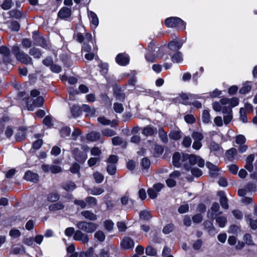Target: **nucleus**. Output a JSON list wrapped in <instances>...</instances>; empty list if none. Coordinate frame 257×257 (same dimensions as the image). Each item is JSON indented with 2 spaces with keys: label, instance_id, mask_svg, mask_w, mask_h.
Returning a JSON list of instances; mask_svg holds the SVG:
<instances>
[{
  "label": "nucleus",
  "instance_id": "nucleus-1",
  "mask_svg": "<svg viewBox=\"0 0 257 257\" xmlns=\"http://www.w3.org/2000/svg\"><path fill=\"white\" fill-rule=\"evenodd\" d=\"M173 164L176 167L184 166L185 163L191 165H197L200 168L204 166L205 161L200 156L195 155L182 154L181 156L178 152H176L173 156Z\"/></svg>",
  "mask_w": 257,
  "mask_h": 257
},
{
  "label": "nucleus",
  "instance_id": "nucleus-2",
  "mask_svg": "<svg viewBox=\"0 0 257 257\" xmlns=\"http://www.w3.org/2000/svg\"><path fill=\"white\" fill-rule=\"evenodd\" d=\"M238 103L239 99L237 97H232L231 98L223 97L219 101L213 102L212 107L215 111H220L222 109V106L228 105V106L232 108V107L238 105Z\"/></svg>",
  "mask_w": 257,
  "mask_h": 257
},
{
  "label": "nucleus",
  "instance_id": "nucleus-3",
  "mask_svg": "<svg viewBox=\"0 0 257 257\" xmlns=\"http://www.w3.org/2000/svg\"><path fill=\"white\" fill-rule=\"evenodd\" d=\"M12 50L16 59L20 63L27 64L32 62V58L27 54L21 50L18 45L13 46Z\"/></svg>",
  "mask_w": 257,
  "mask_h": 257
},
{
  "label": "nucleus",
  "instance_id": "nucleus-4",
  "mask_svg": "<svg viewBox=\"0 0 257 257\" xmlns=\"http://www.w3.org/2000/svg\"><path fill=\"white\" fill-rule=\"evenodd\" d=\"M165 25L170 28H178L182 30L185 29L186 23L178 17H171L167 19L165 22Z\"/></svg>",
  "mask_w": 257,
  "mask_h": 257
},
{
  "label": "nucleus",
  "instance_id": "nucleus-5",
  "mask_svg": "<svg viewBox=\"0 0 257 257\" xmlns=\"http://www.w3.org/2000/svg\"><path fill=\"white\" fill-rule=\"evenodd\" d=\"M76 226L79 229L88 233L93 232L98 227L96 223L86 221H78Z\"/></svg>",
  "mask_w": 257,
  "mask_h": 257
},
{
  "label": "nucleus",
  "instance_id": "nucleus-6",
  "mask_svg": "<svg viewBox=\"0 0 257 257\" xmlns=\"http://www.w3.org/2000/svg\"><path fill=\"white\" fill-rule=\"evenodd\" d=\"M148 48V52L146 55V59L148 62L153 63L158 57V56H155L153 53L155 52H159L160 54H161L163 51L159 47L155 46L153 44H150Z\"/></svg>",
  "mask_w": 257,
  "mask_h": 257
},
{
  "label": "nucleus",
  "instance_id": "nucleus-7",
  "mask_svg": "<svg viewBox=\"0 0 257 257\" xmlns=\"http://www.w3.org/2000/svg\"><path fill=\"white\" fill-rule=\"evenodd\" d=\"M223 114V122L227 125L230 122L233 118L232 108L227 106H222L221 110Z\"/></svg>",
  "mask_w": 257,
  "mask_h": 257
},
{
  "label": "nucleus",
  "instance_id": "nucleus-8",
  "mask_svg": "<svg viewBox=\"0 0 257 257\" xmlns=\"http://www.w3.org/2000/svg\"><path fill=\"white\" fill-rule=\"evenodd\" d=\"M73 239L76 241H80L83 244L87 243L89 240L88 235L79 229L75 231L73 235Z\"/></svg>",
  "mask_w": 257,
  "mask_h": 257
},
{
  "label": "nucleus",
  "instance_id": "nucleus-9",
  "mask_svg": "<svg viewBox=\"0 0 257 257\" xmlns=\"http://www.w3.org/2000/svg\"><path fill=\"white\" fill-rule=\"evenodd\" d=\"M28 98H27L26 103L27 104V107L29 110L33 111L36 107H39L43 105L44 99L42 96H38L36 99H33V103L29 104L28 102Z\"/></svg>",
  "mask_w": 257,
  "mask_h": 257
},
{
  "label": "nucleus",
  "instance_id": "nucleus-10",
  "mask_svg": "<svg viewBox=\"0 0 257 257\" xmlns=\"http://www.w3.org/2000/svg\"><path fill=\"white\" fill-rule=\"evenodd\" d=\"M41 168L44 172H50L53 174L58 173L62 170L61 167L56 165L43 164L42 165Z\"/></svg>",
  "mask_w": 257,
  "mask_h": 257
},
{
  "label": "nucleus",
  "instance_id": "nucleus-11",
  "mask_svg": "<svg viewBox=\"0 0 257 257\" xmlns=\"http://www.w3.org/2000/svg\"><path fill=\"white\" fill-rule=\"evenodd\" d=\"M194 165H191L190 163H185L184 168L187 171H190L193 176L196 177H199L202 175V171L196 167H192Z\"/></svg>",
  "mask_w": 257,
  "mask_h": 257
},
{
  "label": "nucleus",
  "instance_id": "nucleus-12",
  "mask_svg": "<svg viewBox=\"0 0 257 257\" xmlns=\"http://www.w3.org/2000/svg\"><path fill=\"white\" fill-rule=\"evenodd\" d=\"M130 60V56L125 53L118 54L115 58L116 63L119 64H127Z\"/></svg>",
  "mask_w": 257,
  "mask_h": 257
},
{
  "label": "nucleus",
  "instance_id": "nucleus-13",
  "mask_svg": "<svg viewBox=\"0 0 257 257\" xmlns=\"http://www.w3.org/2000/svg\"><path fill=\"white\" fill-rule=\"evenodd\" d=\"M219 205L218 203L214 202L212 204L210 211H209L208 213V217L211 219H215L217 214V212L219 210ZM222 213V212H219L218 214H220Z\"/></svg>",
  "mask_w": 257,
  "mask_h": 257
},
{
  "label": "nucleus",
  "instance_id": "nucleus-14",
  "mask_svg": "<svg viewBox=\"0 0 257 257\" xmlns=\"http://www.w3.org/2000/svg\"><path fill=\"white\" fill-rule=\"evenodd\" d=\"M120 246L124 249L132 248L134 246V242L131 238L125 237L120 242Z\"/></svg>",
  "mask_w": 257,
  "mask_h": 257
},
{
  "label": "nucleus",
  "instance_id": "nucleus-15",
  "mask_svg": "<svg viewBox=\"0 0 257 257\" xmlns=\"http://www.w3.org/2000/svg\"><path fill=\"white\" fill-rule=\"evenodd\" d=\"M218 195L220 197L219 202L221 207L225 209L228 208V199L225 196V192L224 191H219L218 192Z\"/></svg>",
  "mask_w": 257,
  "mask_h": 257
},
{
  "label": "nucleus",
  "instance_id": "nucleus-16",
  "mask_svg": "<svg viewBox=\"0 0 257 257\" xmlns=\"http://www.w3.org/2000/svg\"><path fill=\"white\" fill-rule=\"evenodd\" d=\"M73 155L76 161L79 162H84L86 159V155L75 148L73 151Z\"/></svg>",
  "mask_w": 257,
  "mask_h": 257
},
{
  "label": "nucleus",
  "instance_id": "nucleus-17",
  "mask_svg": "<svg viewBox=\"0 0 257 257\" xmlns=\"http://www.w3.org/2000/svg\"><path fill=\"white\" fill-rule=\"evenodd\" d=\"M24 178L27 181L36 183L38 181L39 176L37 174L33 173L30 171L26 172Z\"/></svg>",
  "mask_w": 257,
  "mask_h": 257
},
{
  "label": "nucleus",
  "instance_id": "nucleus-18",
  "mask_svg": "<svg viewBox=\"0 0 257 257\" xmlns=\"http://www.w3.org/2000/svg\"><path fill=\"white\" fill-rule=\"evenodd\" d=\"M157 129L153 126L148 125L144 127L142 130V134L145 136H151L157 134Z\"/></svg>",
  "mask_w": 257,
  "mask_h": 257
},
{
  "label": "nucleus",
  "instance_id": "nucleus-19",
  "mask_svg": "<svg viewBox=\"0 0 257 257\" xmlns=\"http://www.w3.org/2000/svg\"><path fill=\"white\" fill-rule=\"evenodd\" d=\"M254 160V156L253 154L249 155L245 160V165L244 168L249 172L253 170V166L252 163Z\"/></svg>",
  "mask_w": 257,
  "mask_h": 257
},
{
  "label": "nucleus",
  "instance_id": "nucleus-20",
  "mask_svg": "<svg viewBox=\"0 0 257 257\" xmlns=\"http://www.w3.org/2000/svg\"><path fill=\"white\" fill-rule=\"evenodd\" d=\"M71 14V10L68 8L63 7L58 12V16L61 19H65L69 17Z\"/></svg>",
  "mask_w": 257,
  "mask_h": 257
},
{
  "label": "nucleus",
  "instance_id": "nucleus-21",
  "mask_svg": "<svg viewBox=\"0 0 257 257\" xmlns=\"http://www.w3.org/2000/svg\"><path fill=\"white\" fill-rule=\"evenodd\" d=\"M100 134L99 133L92 131L86 135V139L90 142H95L100 139Z\"/></svg>",
  "mask_w": 257,
  "mask_h": 257
},
{
  "label": "nucleus",
  "instance_id": "nucleus-22",
  "mask_svg": "<svg viewBox=\"0 0 257 257\" xmlns=\"http://www.w3.org/2000/svg\"><path fill=\"white\" fill-rule=\"evenodd\" d=\"M206 165L209 170V173L211 176L212 177L217 176L219 169L216 166L210 162H207Z\"/></svg>",
  "mask_w": 257,
  "mask_h": 257
},
{
  "label": "nucleus",
  "instance_id": "nucleus-23",
  "mask_svg": "<svg viewBox=\"0 0 257 257\" xmlns=\"http://www.w3.org/2000/svg\"><path fill=\"white\" fill-rule=\"evenodd\" d=\"M81 214L86 219L94 221L97 219V216L90 211L85 210L81 212Z\"/></svg>",
  "mask_w": 257,
  "mask_h": 257
},
{
  "label": "nucleus",
  "instance_id": "nucleus-24",
  "mask_svg": "<svg viewBox=\"0 0 257 257\" xmlns=\"http://www.w3.org/2000/svg\"><path fill=\"white\" fill-rule=\"evenodd\" d=\"M237 155V150L234 148H232L227 150L226 152V157L227 160L232 161L234 157Z\"/></svg>",
  "mask_w": 257,
  "mask_h": 257
},
{
  "label": "nucleus",
  "instance_id": "nucleus-25",
  "mask_svg": "<svg viewBox=\"0 0 257 257\" xmlns=\"http://www.w3.org/2000/svg\"><path fill=\"white\" fill-rule=\"evenodd\" d=\"M181 99L182 100V103L185 105H191V102L189 101L194 98V95L192 94H182L180 96Z\"/></svg>",
  "mask_w": 257,
  "mask_h": 257
},
{
  "label": "nucleus",
  "instance_id": "nucleus-26",
  "mask_svg": "<svg viewBox=\"0 0 257 257\" xmlns=\"http://www.w3.org/2000/svg\"><path fill=\"white\" fill-rule=\"evenodd\" d=\"M209 148L211 151L217 153H221L222 152V149L221 146L216 143L212 141L210 143Z\"/></svg>",
  "mask_w": 257,
  "mask_h": 257
},
{
  "label": "nucleus",
  "instance_id": "nucleus-27",
  "mask_svg": "<svg viewBox=\"0 0 257 257\" xmlns=\"http://www.w3.org/2000/svg\"><path fill=\"white\" fill-rule=\"evenodd\" d=\"M0 55H1L4 59L8 58L11 55L10 50L9 48L5 46L0 47Z\"/></svg>",
  "mask_w": 257,
  "mask_h": 257
},
{
  "label": "nucleus",
  "instance_id": "nucleus-28",
  "mask_svg": "<svg viewBox=\"0 0 257 257\" xmlns=\"http://www.w3.org/2000/svg\"><path fill=\"white\" fill-rule=\"evenodd\" d=\"M172 61L175 63H180L183 62L182 54L180 52H177L172 57Z\"/></svg>",
  "mask_w": 257,
  "mask_h": 257
},
{
  "label": "nucleus",
  "instance_id": "nucleus-29",
  "mask_svg": "<svg viewBox=\"0 0 257 257\" xmlns=\"http://www.w3.org/2000/svg\"><path fill=\"white\" fill-rule=\"evenodd\" d=\"M114 95L118 100L123 101L125 98V95L121 90L118 88L114 89Z\"/></svg>",
  "mask_w": 257,
  "mask_h": 257
},
{
  "label": "nucleus",
  "instance_id": "nucleus-30",
  "mask_svg": "<svg viewBox=\"0 0 257 257\" xmlns=\"http://www.w3.org/2000/svg\"><path fill=\"white\" fill-rule=\"evenodd\" d=\"M183 42L178 41H172L169 44V48L173 51L178 50L181 48L182 46Z\"/></svg>",
  "mask_w": 257,
  "mask_h": 257
},
{
  "label": "nucleus",
  "instance_id": "nucleus-31",
  "mask_svg": "<svg viewBox=\"0 0 257 257\" xmlns=\"http://www.w3.org/2000/svg\"><path fill=\"white\" fill-rule=\"evenodd\" d=\"M216 223L220 227H224L227 223V218L225 216H216L215 218Z\"/></svg>",
  "mask_w": 257,
  "mask_h": 257
},
{
  "label": "nucleus",
  "instance_id": "nucleus-32",
  "mask_svg": "<svg viewBox=\"0 0 257 257\" xmlns=\"http://www.w3.org/2000/svg\"><path fill=\"white\" fill-rule=\"evenodd\" d=\"M62 187L67 191H72L76 188V185L74 182H67L63 184Z\"/></svg>",
  "mask_w": 257,
  "mask_h": 257
},
{
  "label": "nucleus",
  "instance_id": "nucleus-33",
  "mask_svg": "<svg viewBox=\"0 0 257 257\" xmlns=\"http://www.w3.org/2000/svg\"><path fill=\"white\" fill-rule=\"evenodd\" d=\"M64 207V205L61 202H58L55 204L50 205L49 206L50 211H55L63 209Z\"/></svg>",
  "mask_w": 257,
  "mask_h": 257
},
{
  "label": "nucleus",
  "instance_id": "nucleus-34",
  "mask_svg": "<svg viewBox=\"0 0 257 257\" xmlns=\"http://www.w3.org/2000/svg\"><path fill=\"white\" fill-rule=\"evenodd\" d=\"M82 109L85 112H87V115L93 116L95 115V110L93 108H91L87 104H83Z\"/></svg>",
  "mask_w": 257,
  "mask_h": 257
},
{
  "label": "nucleus",
  "instance_id": "nucleus-35",
  "mask_svg": "<svg viewBox=\"0 0 257 257\" xmlns=\"http://www.w3.org/2000/svg\"><path fill=\"white\" fill-rule=\"evenodd\" d=\"M146 253L149 256H156L157 255V250L152 245L148 246L146 248Z\"/></svg>",
  "mask_w": 257,
  "mask_h": 257
},
{
  "label": "nucleus",
  "instance_id": "nucleus-36",
  "mask_svg": "<svg viewBox=\"0 0 257 257\" xmlns=\"http://www.w3.org/2000/svg\"><path fill=\"white\" fill-rule=\"evenodd\" d=\"M211 116L209 111L207 110H204L202 114V119L204 123H209L211 122Z\"/></svg>",
  "mask_w": 257,
  "mask_h": 257
},
{
  "label": "nucleus",
  "instance_id": "nucleus-37",
  "mask_svg": "<svg viewBox=\"0 0 257 257\" xmlns=\"http://www.w3.org/2000/svg\"><path fill=\"white\" fill-rule=\"evenodd\" d=\"M171 139L174 140H178L181 137V132L180 131H173L169 135Z\"/></svg>",
  "mask_w": 257,
  "mask_h": 257
},
{
  "label": "nucleus",
  "instance_id": "nucleus-38",
  "mask_svg": "<svg viewBox=\"0 0 257 257\" xmlns=\"http://www.w3.org/2000/svg\"><path fill=\"white\" fill-rule=\"evenodd\" d=\"M159 136L163 142L167 143L168 142L167 133L162 128L159 130Z\"/></svg>",
  "mask_w": 257,
  "mask_h": 257
},
{
  "label": "nucleus",
  "instance_id": "nucleus-39",
  "mask_svg": "<svg viewBox=\"0 0 257 257\" xmlns=\"http://www.w3.org/2000/svg\"><path fill=\"white\" fill-rule=\"evenodd\" d=\"M88 16L90 19H91V23L95 27H96L98 24V19L96 15L93 12H90Z\"/></svg>",
  "mask_w": 257,
  "mask_h": 257
},
{
  "label": "nucleus",
  "instance_id": "nucleus-40",
  "mask_svg": "<svg viewBox=\"0 0 257 257\" xmlns=\"http://www.w3.org/2000/svg\"><path fill=\"white\" fill-rule=\"evenodd\" d=\"M37 38H35V39L41 47L44 48H49V44L43 38L39 36H37Z\"/></svg>",
  "mask_w": 257,
  "mask_h": 257
},
{
  "label": "nucleus",
  "instance_id": "nucleus-41",
  "mask_svg": "<svg viewBox=\"0 0 257 257\" xmlns=\"http://www.w3.org/2000/svg\"><path fill=\"white\" fill-rule=\"evenodd\" d=\"M102 135L105 137H111L116 134V132L110 128H104L101 131Z\"/></svg>",
  "mask_w": 257,
  "mask_h": 257
},
{
  "label": "nucleus",
  "instance_id": "nucleus-42",
  "mask_svg": "<svg viewBox=\"0 0 257 257\" xmlns=\"http://www.w3.org/2000/svg\"><path fill=\"white\" fill-rule=\"evenodd\" d=\"M245 218L249 220L250 227L252 229H256L257 228V219L253 220L251 218L250 214H247L245 215Z\"/></svg>",
  "mask_w": 257,
  "mask_h": 257
},
{
  "label": "nucleus",
  "instance_id": "nucleus-43",
  "mask_svg": "<svg viewBox=\"0 0 257 257\" xmlns=\"http://www.w3.org/2000/svg\"><path fill=\"white\" fill-rule=\"evenodd\" d=\"M93 178L97 183H101L104 180L103 175L98 172H95L93 174Z\"/></svg>",
  "mask_w": 257,
  "mask_h": 257
},
{
  "label": "nucleus",
  "instance_id": "nucleus-44",
  "mask_svg": "<svg viewBox=\"0 0 257 257\" xmlns=\"http://www.w3.org/2000/svg\"><path fill=\"white\" fill-rule=\"evenodd\" d=\"M59 197L57 192H52L48 195L47 200L50 202H55L59 200Z\"/></svg>",
  "mask_w": 257,
  "mask_h": 257
},
{
  "label": "nucleus",
  "instance_id": "nucleus-45",
  "mask_svg": "<svg viewBox=\"0 0 257 257\" xmlns=\"http://www.w3.org/2000/svg\"><path fill=\"white\" fill-rule=\"evenodd\" d=\"M174 227L175 226L174 224L172 223L167 224L164 227L163 229V232L166 234H169L173 231V230L174 229Z\"/></svg>",
  "mask_w": 257,
  "mask_h": 257
},
{
  "label": "nucleus",
  "instance_id": "nucleus-46",
  "mask_svg": "<svg viewBox=\"0 0 257 257\" xmlns=\"http://www.w3.org/2000/svg\"><path fill=\"white\" fill-rule=\"evenodd\" d=\"M94 237L100 242H103L105 238V235L103 231L98 230L94 234Z\"/></svg>",
  "mask_w": 257,
  "mask_h": 257
},
{
  "label": "nucleus",
  "instance_id": "nucleus-47",
  "mask_svg": "<svg viewBox=\"0 0 257 257\" xmlns=\"http://www.w3.org/2000/svg\"><path fill=\"white\" fill-rule=\"evenodd\" d=\"M25 252V248L23 246L22 247H13L10 251V254H21Z\"/></svg>",
  "mask_w": 257,
  "mask_h": 257
},
{
  "label": "nucleus",
  "instance_id": "nucleus-48",
  "mask_svg": "<svg viewBox=\"0 0 257 257\" xmlns=\"http://www.w3.org/2000/svg\"><path fill=\"white\" fill-rule=\"evenodd\" d=\"M9 235L13 238H17L21 235V232L17 229L13 228L10 231Z\"/></svg>",
  "mask_w": 257,
  "mask_h": 257
},
{
  "label": "nucleus",
  "instance_id": "nucleus-49",
  "mask_svg": "<svg viewBox=\"0 0 257 257\" xmlns=\"http://www.w3.org/2000/svg\"><path fill=\"white\" fill-rule=\"evenodd\" d=\"M13 5V2L12 0H4L1 7L3 9L8 10L12 7Z\"/></svg>",
  "mask_w": 257,
  "mask_h": 257
},
{
  "label": "nucleus",
  "instance_id": "nucleus-50",
  "mask_svg": "<svg viewBox=\"0 0 257 257\" xmlns=\"http://www.w3.org/2000/svg\"><path fill=\"white\" fill-rule=\"evenodd\" d=\"M250 89H251L250 83L246 82L243 85V86L239 90V92L241 94H245V93L248 92Z\"/></svg>",
  "mask_w": 257,
  "mask_h": 257
},
{
  "label": "nucleus",
  "instance_id": "nucleus-51",
  "mask_svg": "<svg viewBox=\"0 0 257 257\" xmlns=\"http://www.w3.org/2000/svg\"><path fill=\"white\" fill-rule=\"evenodd\" d=\"M29 53L31 55L36 58H39L41 56V53L39 50L35 47L30 50Z\"/></svg>",
  "mask_w": 257,
  "mask_h": 257
},
{
  "label": "nucleus",
  "instance_id": "nucleus-52",
  "mask_svg": "<svg viewBox=\"0 0 257 257\" xmlns=\"http://www.w3.org/2000/svg\"><path fill=\"white\" fill-rule=\"evenodd\" d=\"M97 120L99 122L104 125H110L111 126H113L111 124V121L109 119L106 118L104 116H100L97 118Z\"/></svg>",
  "mask_w": 257,
  "mask_h": 257
},
{
  "label": "nucleus",
  "instance_id": "nucleus-53",
  "mask_svg": "<svg viewBox=\"0 0 257 257\" xmlns=\"http://www.w3.org/2000/svg\"><path fill=\"white\" fill-rule=\"evenodd\" d=\"M192 137L194 141H201L203 138L202 133L198 132H193L192 134Z\"/></svg>",
  "mask_w": 257,
  "mask_h": 257
},
{
  "label": "nucleus",
  "instance_id": "nucleus-54",
  "mask_svg": "<svg viewBox=\"0 0 257 257\" xmlns=\"http://www.w3.org/2000/svg\"><path fill=\"white\" fill-rule=\"evenodd\" d=\"M70 132L71 129L68 126L63 127L60 131L61 135L63 137H68L69 136Z\"/></svg>",
  "mask_w": 257,
  "mask_h": 257
},
{
  "label": "nucleus",
  "instance_id": "nucleus-55",
  "mask_svg": "<svg viewBox=\"0 0 257 257\" xmlns=\"http://www.w3.org/2000/svg\"><path fill=\"white\" fill-rule=\"evenodd\" d=\"M184 120L187 123L192 124L195 122L196 119L193 114H188L184 116Z\"/></svg>",
  "mask_w": 257,
  "mask_h": 257
},
{
  "label": "nucleus",
  "instance_id": "nucleus-56",
  "mask_svg": "<svg viewBox=\"0 0 257 257\" xmlns=\"http://www.w3.org/2000/svg\"><path fill=\"white\" fill-rule=\"evenodd\" d=\"M116 170V166L114 164H108L107 165L106 171L107 173L110 175H113L115 174Z\"/></svg>",
  "mask_w": 257,
  "mask_h": 257
},
{
  "label": "nucleus",
  "instance_id": "nucleus-57",
  "mask_svg": "<svg viewBox=\"0 0 257 257\" xmlns=\"http://www.w3.org/2000/svg\"><path fill=\"white\" fill-rule=\"evenodd\" d=\"M191 143L192 140L190 137L186 136L183 138L182 144L185 148H189L190 147Z\"/></svg>",
  "mask_w": 257,
  "mask_h": 257
},
{
  "label": "nucleus",
  "instance_id": "nucleus-58",
  "mask_svg": "<svg viewBox=\"0 0 257 257\" xmlns=\"http://www.w3.org/2000/svg\"><path fill=\"white\" fill-rule=\"evenodd\" d=\"M149 197L151 199H155L158 196V192H157L153 187L149 188L147 191Z\"/></svg>",
  "mask_w": 257,
  "mask_h": 257
},
{
  "label": "nucleus",
  "instance_id": "nucleus-59",
  "mask_svg": "<svg viewBox=\"0 0 257 257\" xmlns=\"http://www.w3.org/2000/svg\"><path fill=\"white\" fill-rule=\"evenodd\" d=\"M90 193L94 195H99L101 194L104 191L102 188H93L90 190Z\"/></svg>",
  "mask_w": 257,
  "mask_h": 257
},
{
  "label": "nucleus",
  "instance_id": "nucleus-60",
  "mask_svg": "<svg viewBox=\"0 0 257 257\" xmlns=\"http://www.w3.org/2000/svg\"><path fill=\"white\" fill-rule=\"evenodd\" d=\"M71 112L74 117H77L79 115L80 109L79 106L73 105L71 108Z\"/></svg>",
  "mask_w": 257,
  "mask_h": 257
},
{
  "label": "nucleus",
  "instance_id": "nucleus-61",
  "mask_svg": "<svg viewBox=\"0 0 257 257\" xmlns=\"http://www.w3.org/2000/svg\"><path fill=\"white\" fill-rule=\"evenodd\" d=\"M86 203L91 206H94L97 205V199L93 197H88L85 199Z\"/></svg>",
  "mask_w": 257,
  "mask_h": 257
},
{
  "label": "nucleus",
  "instance_id": "nucleus-62",
  "mask_svg": "<svg viewBox=\"0 0 257 257\" xmlns=\"http://www.w3.org/2000/svg\"><path fill=\"white\" fill-rule=\"evenodd\" d=\"M140 217L141 219L143 220H149L151 218V216L150 213L148 211L144 210L140 213Z\"/></svg>",
  "mask_w": 257,
  "mask_h": 257
},
{
  "label": "nucleus",
  "instance_id": "nucleus-63",
  "mask_svg": "<svg viewBox=\"0 0 257 257\" xmlns=\"http://www.w3.org/2000/svg\"><path fill=\"white\" fill-rule=\"evenodd\" d=\"M11 17L19 19L22 17V13L20 11L13 10L9 12Z\"/></svg>",
  "mask_w": 257,
  "mask_h": 257
},
{
  "label": "nucleus",
  "instance_id": "nucleus-64",
  "mask_svg": "<svg viewBox=\"0 0 257 257\" xmlns=\"http://www.w3.org/2000/svg\"><path fill=\"white\" fill-rule=\"evenodd\" d=\"M104 226L105 228L108 231H111L114 226V223L110 220H107L104 222Z\"/></svg>",
  "mask_w": 257,
  "mask_h": 257
}]
</instances>
